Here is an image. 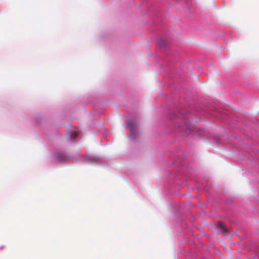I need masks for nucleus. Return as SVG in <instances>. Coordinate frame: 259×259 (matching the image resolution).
<instances>
[{"label":"nucleus","mask_w":259,"mask_h":259,"mask_svg":"<svg viewBox=\"0 0 259 259\" xmlns=\"http://www.w3.org/2000/svg\"><path fill=\"white\" fill-rule=\"evenodd\" d=\"M217 228L221 231L222 233H225L227 231V228L224 224L222 222H219L217 225Z\"/></svg>","instance_id":"nucleus-3"},{"label":"nucleus","mask_w":259,"mask_h":259,"mask_svg":"<svg viewBox=\"0 0 259 259\" xmlns=\"http://www.w3.org/2000/svg\"><path fill=\"white\" fill-rule=\"evenodd\" d=\"M165 45V41L163 39H161L159 42V46L160 47H164Z\"/></svg>","instance_id":"nucleus-4"},{"label":"nucleus","mask_w":259,"mask_h":259,"mask_svg":"<svg viewBox=\"0 0 259 259\" xmlns=\"http://www.w3.org/2000/svg\"><path fill=\"white\" fill-rule=\"evenodd\" d=\"M77 133L75 132H72L70 135V136L72 139L75 138L77 137Z\"/></svg>","instance_id":"nucleus-5"},{"label":"nucleus","mask_w":259,"mask_h":259,"mask_svg":"<svg viewBox=\"0 0 259 259\" xmlns=\"http://www.w3.org/2000/svg\"><path fill=\"white\" fill-rule=\"evenodd\" d=\"M128 125L130 127L131 131V137H134L136 131V127L135 124L132 121H128Z\"/></svg>","instance_id":"nucleus-1"},{"label":"nucleus","mask_w":259,"mask_h":259,"mask_svg":"<svg viewBox=\"0 0 259 259\" xmlns=\"http://www.w3.org/2000/svg\"><path fill=\"white\" fill-rule=\"evenodd\" d=\"M57 156V159L59 161H67L69 159V157L64 153H58Z\"/></svg>","instance_id":"nucleus-2"}]
</instances>
